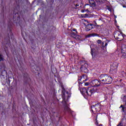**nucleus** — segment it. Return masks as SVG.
Returning a JSON list of instances; mask_svg holds the SVG:
<instances>
[{
    "label": "nucleus",
    "mask_w": 126,
    "mask_h": 126,
    "mask_svg": "<svg viewBox=\"0 0 126 126\" xmlns=\"http://www.w3.org/2000/svg\"><path fill=\"white\" fill-rule=\"evenodd\" d=\"M89 2L93 7H95V6H96V2L94 1V0H89Z\"/></svg>",
    "instance_id": "obj_12"
},
{
    "label": "nucleus",
    "mask_w": 126,
    "mask_h": 126,
    "mask_svg": "<svg viewBox=\"0 0 126 126\" xmlns=\"http://www.w3.org/2000/svg\"><path fill=\"white\" fill-rule=\"evenodd\" d=\"M109 42H110L109 40H106V42H105V44H104V48L105 47H107V46H108V43H109Z\"/></svg>",
    "instance_id": "obj_21"
},
{
    "label": "nucleus",
    "mask_w": 126,
    "mask_h": 126,
    "mask_svg": "<svg viewBox=\"0 0 126 126\" xmlns=\"http://www.w3.org/2000/svg\"><path fill=\"white\" fill-rule=\"evenodd\" d=\"M5 52L6 53V51L5 50Z\"/></svg>",
    "instance_id": "obj_39"
},
{
    "label": "nucleus",
    "mask_w": 126,
    "mask_h": 126,
    "mask_svg": "<svg viewBox=\"0 0 126 126\" xmlns=\"http://www.w3.org/2000/svg\"><path fill=\"white\" fill-rule=\"evenodd\" d=\"M113 81V78L108 75L103 74L98 77V80L94 79L92 81L94 87H102L105 84H111Z\"/></svg>",
    "instance_id": "obj_1"
},
{
    "label": "nucleus",
    "mask_w": 126,
    "mask_h": 126,
    "mask_svg": "<svg viewBox=\"0 0 126 126\" xmlns=\"http://www.w3.org/2000/svg\"><path fill=\"white\" fill-rule=\"evenodd\" d=\"M102 107H103V106L101 105V104L100 103L95 104L91 106L92 111L93 113L95 112H99V111L102 109Z\"/></svg>",
    "instance_id": "obj_5"
},
{
    "label": "nucleus",
    "mask_w": 126,
    "mask_h": 126,
    "mask_svg": "<svg viewBox=\"0 0 126 126\" xmlns=\"http://www.w3.org/2000/svg\"><path fill=\"white\" fill-rule=\"evenodd\" d=\"M97 43L98 44H101L102 43V40H100V39H98V40H97Z\"/></svg>",
    "instance_id": "obj_25"
},
{
    "label": "nucleus",
    "mask_w": 126,
    "mask_h": 126,
    "mask_svg": "<svg viewBox=\"0 0 126 126\" xmlns=\"http://www.w3.org/2000/svg\"><path fill=\"white\" fill-rule=\"evenodd\" d=\"M119 108L120 109L121 108V112H122V113H123L125 115H126V102L125 105H121Z\"/></svg>",
    "instance_id": "obj_11"
},
{
    "label": "nucleus",
    "mask_w": 126,
    "mask_h": 126,
    "mask_svg": "<svg viewBox=\"0 0 126 126\" xmlns=\"http://www.w3.org/2000/svg\"><path fill=\"white\" fill-rule=\"evenodd\" d=\"M91 54L93 58H98V57L99 56V50H98V49L96 48V46L91 45Z\"/></svg>",
    "instance_id": "obj_2"
},
{
    "label": "nucleus",
    "mask_w": 126,
    "mask_h": 126,
    "mask_svg": "<svg viewBox=\"0 0 126 126\" xmlns=\"http://www.w3.org/2000/svg\"><path fill=\"white\" fill-rule=\"evenodd\" d=\"M79 80V84H82L84 83L85 81H87V75H82L81 77L78 79Z\"/></svg>",
    "instance_id": "obj_7"
},
{
    "label": "nucleus",
    "mask_w": 126,
    "mask_h": 126,
    "mask_svg": "<svg viewBox=\"0 0 126 126\" xmlns=\"http://www.w3.org/2000/svg\"><path fill=\"white\" fill-rule=\"evenodd\" d=\"M95 1L97 4H102L104 2V0H95Z\"/></svg>",
    "instance_id": "obj_15"
},
{
    "label": "nucleus",
    "mask_w": 126,
    "mask_h": 126,
    "mask_svg": "<svg viewBox=\"0 0 126 126\" xmlns=\"http://www.w3.org/2000/svg\"><path fill=\"white\" fill-rule=\"evenodd\" d=\"M98 117V115H96V119H95V121H96V122L95 123V124L97 126L98 125V121H97V118Z\"/></svg>",
    "instance_id": "obj_26"
},
{
    "label": "nucleus",
    "mask_w": 126,
    "mask_h": 126,
    "mask_svg": "<svg viewBox=\"0 0 126 126\" xmlns=\"http://www.w3.org/2000/svg\"><path fill=\"white\" fill-rule=\"evenodd\" d=\"M22 1V0H16L17 3H18V4H20V3Z\"/></svg>",
    "instance_id": "obj_24"
},
{
    "label": "nucleus",
    "mask_w": 126,
    "mask_h": 126,
    "mask_svg": "<svg viewBox=\"0 0 126 126\" xmlns=\"http://www.w3.org/2000/svg\"><path fill=\"white\" fill-rule=\"evenodd\" d=\"M24 79V81L26 83H27L29 80H30V78H29V76H28V73L25 72L23 74Z\"/></svg>",
    "instance_id": "obj_10"
},
{
    "label": "nucleus",
    "mask_w": 126,
    "mask_h": 126,
    "mask_svg": "<svg viewBox=\"0 0 126 126\" xmlns=\"http://www.w3.org/2000/svg\"><path fill=\"white\" fill-rule=\"evenodd\" d=\"M72 31H74V32H76V29H74L72 30Z\"/></svg>",
    "instance_id": "obj_31"
},
{
    "label": "nucleus",
    "mask_w": 126,
    "mask_h": 126,
    "mask_svg": "<svg viewBox=\"0 0 126 126\" xmlns=\"http://www.w3.org/2000/svg\"><path fill=\"white\" fill-rule=\"evenodd\" d=\"M126 35L120 32H116L114 33V38L118 41H123Z\"/></svg>",
    "instance_id": "obj_4"
},
{
    "label": "nucleus",
    "mask_w": 126,
    "mask_h": 126,
    "mask_svg": "<svg viewBox=\"0 0 126 126\" xmlns=\"http://www.w3.org/2000/svg\"><path fill=\"white\" fill-rule=\"evenodd\" d=\"M79 6V5H78L77 4H76V5H75L76 7H77V6Z\"/></svg>",
    "instance_id": "obj_34"
},
{
    "label": "nucleus",
    "mask_w": 126,
    "mask_h": 126,
    "mask_svg": "<svg viewBox=\"0 0 126 126\" xmlns=\"http://www.w3.org/2000/svg\"><path fill=\"white\" fill-rule=\"evenodd\" d=\"M121 52L123 54L122 55V58H123V59H126V52L123 51V48L122 49Z\"/></svg>",
    "instance_id": "obj_14"
},
{
    "label": "nucleus",
    "mask_w": 126,
    "mask_h": 126,
    "mask_svg": "<svg viewBox=\"0 0 126 126\" xmlns=\"http://www.w3.org/2000/svg\"><path fill=\"white\" fill-rule=\"evenodd\" d=\"M84 11H85V10H81V12H84Z\"/></svg>",
    "instance_id": "obj_32"
},
{
    "label": "nucleus",
    "mask_w": 126,
    "mask_h": 126,
    "mask_svg": "<svg viewBox=\"0 0 126 126\" xmlns=\"http://www.w3.org/2000/svg\"><path fill=\"white\" fill-rule=\"evenodd\" d=\"M96 92L97 93L99 92L97 88H94L93 87H90L87 88V96H91Z\"/></svg>",
    "instance_id": "obj_3"
},
{
    "label": "nucleus",
    "mask_w": 126,
    "mask_h": 126,
    "mask_svg": "<svg viewBox=\"0 0 126 126\" xmlns=\"http://www.w3.org/2000/svg\"><path fill=\"white\" fill-rule=\"evenodd\" d=\"M98 34H96V33H91V37H92V36H93V37H95V36H97Z\"/></svg>",
    "instance_id": "obj_22"
},
{
    "label": "nucleus",
    "mask_w": 126,
    "mask_h": 126,
    "mask_svg": "<svg viewBox=\"0 0 126 126\" xmlns=\"http://www.w3.org/2000/svg\"><path fill=\"white\" fill-rule=\"evenodd\" d=\"M71 36L72 37H73V38H75V37L76 36V33L75 32H71Z\"/></svg>",
    "instance_id": "obj_17"
},
{
    "label": "nucleus",
    "mask_w": 126,
    "mask_h": 126,
    "mask_svg": "<svg viewBox=\"0 0 126 126\" xmlns=\"http://www.w3.org/2000/svg\"><path fill=\"white\" fill-rule=\"evenodd\" d=\"M75 39H80L81 37L79 35H76V36L74 37Z\"/></svg>",
    "instance_id": "obj_23"
},
{
    "label": "nucleus",
    "mask_w": 126,
    "mask_h": 126,
    "mask_svg": "<svg viewBox=\"0 0 126 126\" xmlns=\"http://www.w3.org/2000/svg\"><path fill=\"white\" fill-rule=\"evenodd\" d=\"M4 61V58H3V56L2 55L0 54V62H2Z\"/></svg>",
    "instance_id": "obj_18"
},
{
    "label": "nucleus",
    "mask_w": 126,
    "mask_h": 126,
    "mask_svg": "<svg viewBox=\"0 0 126 126\" xmlns=\"http://www.w3.org/2000/svg\"><path fill=\"white\" fill-rule=\"evenodd\" d=\"M80 91L83 96H87V88H80Z\"/></svg>",
    "instance_id": "obj_8"
},
{
    "label": "nucleus",
    "mask_w": 126,
    "mask_h": 126,
    "mask_svg": "<svg viewBox=\"0 0 126 126\" xmlns=\"http://www.w3.org/2000/svg\"><path fill=\"white\" fill-rule=\"evenodd\" d=\"M94 22L95 25H97V23L96 22V21H94Z\"/></svg>",
    "instance_id": "obj_33"
},
{
    "label": "nucleus",
    "mask_w": 126,
    "mask_h": 126,
    "mask_svg": "<svg viewBox=\"0 0 126 126\" xmlns=\"http://www.w3.org/2000/svg\"><path fill=\"white\" fill-rule=\"evenodd\" d=\"M100 26L99 25H97V27H99Z\"/></svg>",
    "instance_id": "obj_36"
},
{
    "label": "nucleus",
    "mask_w": 126,
    "mask_h": 126,
    "mask_svg": "<svg viewBox=\"0 0 126 126\" xmlns=\"http://www.w3.org/2000/svg\"><path fill=\"white\" fill-rule=\"evenodd\" d=\"M93 24H88L85 25V30L86 31H90L92 29H93Z\"/></svg>",
    "instance_id": "obj_9"
},
{
    "label": "nucleus",
    "mask_w": 126,
    "mask_h": 126,
    "mask_svg": "<svg viewBox=\"0 0 126 126\" xmlns=\"http://www.w3.org/2000/svg\"><path fill=\"white\" fill-rule=\"evenodd\" d=\"M85 15H88V14H85Z\"/></svg>",
    "instance_id": "obj_38"
},
{
    "label": "nucleus",
    "mask_w": 126,
    "mask_h": 126,
    "mask_svg": "<svg viewBox=\"0 0 126 126\" xmlns=\"http://www.w3.org/2000/svg\"><path fill=\"white\" fill-rule=\"evenodd\" d=\"M90 37H91V34H88V35H87V38H89Z\"/></svg>",
    "instance_id": "obj_28"
},
{
    "label": "nucleus",
    "mask_w": 126,
    "mask_h": 126,
    "mask_svg": "<svg viewBox=\"0 0 126 126\" xmlns=\"http://www.w3.org/2000/svg\"><path fill=\"white\" fill-rule=\"evenodd\" d=\"M118 68V63H114L110 67V73L111 74H116L117 69Z\"/></svg>",
    "instance_id": "obj_6"
},
{
    "label": "nucleus",
    "mask_w": 126,
    "mask_h": 126,
    "mask_svg": "<svg viewBox=\"0 0 126 126\" xmlns=\"http://www.w3.org/2000/svg\"><path fill=\"white\" fill-rule=\"evenodd\" d=\"M64 111L65 112H68V113H69V112H70V108H69L68 106H66L64 107Z\"/></svg>",
    "instance_id": "obj_16"
},
{
    "label": "nucleus",
    "mask_w": 126,
    "mask_h": 126,
    "mask_svg": "<svg viewBox=\"0 0 126 126\" xmlns=\"http://www.w3.org/2000/svg\"><path fill=\"white\" fill-rule=\"evenodd\" d=\"M125 121H126V118L125 117L123 118L121 122L117 125V126H124V124H125Z\"/></svg>",
    "instance_id": "obj_13"
},
{
    "label": "nucleus",
    "mask_w": 126,
    "mask_h": 126,
    "mask_svg": "<svg viewBox=\"0 0 126 126\" xmlns=\"http://www.w3.org/2000/svg\"><path fill=\"white\" fill-rule=\"evenodd\" d=\"M86 11H88V9L86 10Z\"/></svg>",
    "instance_id": "obj_37"
},
{
    "label": "nucleus",
    "mask_w": 126,
    "mask_h": 126,
    "mask_svg": "<svg viewBox=\"0 0 126 126\" xmlns=\"http://www.w3.org/2000/svg\"><path fill=\"white\" fill-rule=\"evenodd\" d=\"M104 43H105V42H102V47H103L104 48L105 46V45H104Z\"/></svg>",
    "instance_id": "obj_30"
},
{
    "label": "nucleus",
    "mask_w": 126,
    "mask_h": 126,
    "mask_svg": "<svg viewBox=\"0 0 126 126\" xmlns=\"http://www.w3.org/2000/svg\"><path fill=\"white\" fill-rule=\"evenodd\" d=\"M123 52H125L126 53V45H123L122 46Z\"/></svg>",
    "instance_id": "obj_19"
},
{
    "label": "nucleus",
    "mask_w": 126,
    "mask_h": 126,
    "mask_svg": "<svg viewBox=\"0 0 126 126\" xmlns=\"http://www.w3.org/2000/svg\"><path fill=\"white\" fill-rule=\"evenodd\" d=\"M13 17L14 19L15 18V17L14 16H13Z\"/></svg>",
    "instance_id": "obj_35"
},
{
    "label": "nucleus",
    "mask_w": 126,
    "mask_h": 126,
    "mask_svg": "<svg viewBox=\"0 0 126 126\" xmlns=\"http://www.w3.org/2000/svg\"><path fill=\"white\" fill-rule=\"evenodd\" d=\"M85 86H88L89 85V82H86L85 83Z\"/></svg>",
    "instance_id": "obj_27"
},
{
    "label": "nucleus",
    "mask_w": 126,
    "mask_h": 126,
    "mask_svg": "<svg viewBox=\"0 0 126 126\" xmlns=\"http://www.w3.org/2000/svg\"><path fill=\"white\" fill-rule=\"evenodd\" d=\"M8 85H9V84H10V80H9V79H8Z\"/></svg>",
    "instance_id": "obj_29"
},
{
    "label": "nucleus",
    "mask_w": 126,
    "mask_h": 126,
    "mask_svg": "<svg viewBox=\"0 0 126 126\" xmlns=\"http://www.w3.org/2000/svg\"><path fill=\"white\" fill-rule=\"evenodd\" d=\"M103 21H104V19H103V18H99L98 19L99 23H101V22H103Z\"/></svg>",
    "instance_id": "obj_20"
}]
</instances>
